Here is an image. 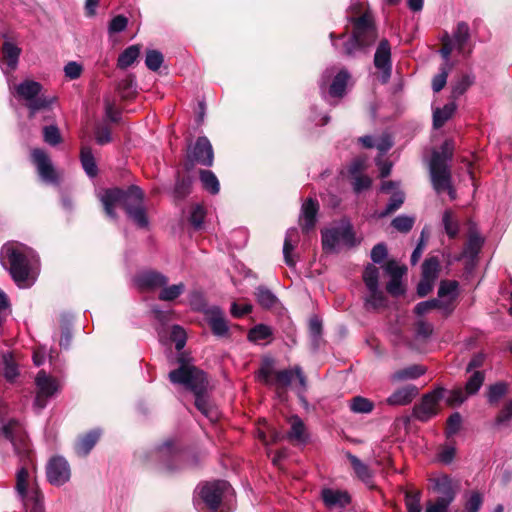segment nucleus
<instances>
[{
	"label": "nucleus",
	"mask_w": 512,
	"mask_h": 512,
	"mask_svg": "<svg viewBox=\"0 0 512 512\" xmlns=\"http://www.w3.org/2000/svg\"><path fill=\"white\" fill-rule=\"evenodd\" d=\"M169 379L174 384H181L195 395L196 408L209 420L218 419V411L212 406L205 395L208 381L206 374L197 367L182 363L178 369L169 373Z\"/></svg>",
	"instance_id": "1"
},
{
	"label": "nucleus",
	"mask_w": 512,
	"mask_h": 512,
	"mask_svg": "<svg viewBox=\"0 0 512 512\" xmlns=\"http://www.w3.org/2000/svg\"><path fill=\"white\" fill-rule=\"evenodd\" d=\"M101 202L110 218L116 217L115 207L122 205L129 218L138 227L146 228L148 226L149 222L143 206V192L139 187L131 186L126 191L119 188L108 189L101 196Z\"/></svg>",
	"instance_id": "2"
},
{
	"label": "nucleus",
	"mask_w": 512,
	"mask_h": 512,
	"mask_svg": "<svg viewBox=\"0 0 512 512\" xmlns=\"http://www.w3.org/2000/svg\"><path fill=\"white\" fill-rule=\"evenodd\" d=\"M0 261L19 288H28L33 284L29 249L25 245L18 242L4 244L0 251Z\"/></svg>",
	"instance_id": "3"
},
{
	"label": "nucleus",
	"mask_w": 512,
	"mask_h": 512,
	"mask_svg": "<svg viewBox=\"0 0 512 512\" xmlns=\"http://www.w3.org/2000/svg\"><path fill=\"white\" fill-rule=\"evenodd\" d=\"M353 32L344 43L343 53L346 56L354 57L359 52H365L378 38V32L374 18L369 11L359 17H351Z\"/></svg>",
	"instance_id": "4"
},
{
	"label": "nucleus",
	"mask_w": 512,
	"mask_h": 512,
	"mask_svg": "<svg viewBox=\"0 0 512 512\" xmlns=\"http://www.w3.org/2000/svg\"><path fill=\"white\" fill-rule=\"evenodd\" d=\"M294 377H297L302 390H306L307 380L300 366L296 365L292 369L274 371L271 362L267 361L257 373L259 381L265 385L273 386L277 390L286 389L292 383Z\"/></svg>",
	"instance_id": "5"
},
{
	"label": "nucleus",
	"mask_w": 512,
	"mask_h": 512,
	"mask_svg": "<svg viewBox=\"0 0 512 512\" xmlns=\"http://www.w3.org/2000/svg\"><path fill=\"white\" fill-rule=\"evenodd\" d=\"M322 248L326 253L336 252L339 246L352 248L360 244L353 226L348 220H341L337 225L321 231Z\"/></svg>",
	"instance_id": "6"
},
{
	"label": "nucleus",
	"mask_w": 512,
	"mask_h": 512,
	"mask_svg": "<svg viewBox=\"0 0 512 512\" xmlns=\"http://www.w3.org/2000/svg\"><path fill=\"white\" fill-rule=\"evenodd\" d=\"M42 85L33 80H25L15 86L17 95L26 102L30 111V118L45 108H48L54 101V98H47L40 95Z\"/></svg>",
	"instance_id": "7"
},
{
	"label": "nucleus",
	"mask_w": 512,
	"mask_h": 512,
	"mask_svg": "<svg viewBox=\"0 0 512 512\" xmlns=\"http://www.w3.org/2000/svg\"><path fill=\"white\" fill-rule=\"evenodd\" d=\"M1 434L11 442L14 451L20 457H27L30 451V443L23 425L15 419L9 420L1 428Z\"/></svg>",
	"instance_id": "8"
},
{
	"label": "nucleus",
	"mask_w": 512,
	"mask_h": 512,
	"mask_svg": "<svg viewBox=\"0 0 512 512\" xmlns=\"http://www.w3.org/2000/svg\"><path fill=\"white\" fill-rule=\"evenodd\" d=\"M454 143L446 140L440 148V151H435L430 160V175H435L436 182L438 179L447 181L448 173H451L449 162L453 157Z\"/></svg>",
	"instance_id": "9"
},
{
	"label": "nucleus",
	"mask_w": 512,
	"mask_h": 512,
	"mask_svg": "<svg viewBox=\"0 0 512 512\" xmlns=\"http://www.w3.org/2000/svg\"><path fill=\"white\" fill-rule=\"evenodd\" d=\"M445 390L437 388L425 395L421 401L413 407V417L421 422H426L436 416L439 411L440 400L444 397Z\"/></svg>",
	"instance_id": "10"
},
{
	"label": "nucleus",
	"mask_w": 512,
	"mask_h": 512,
	"mask_svg": "<svg viewBox=\"0 0 512 512\" xmlns=\"http://www.w3.org/2000/svg\"><path fill=\"white\" fill-rule=\"evenodd\" d=\"M35 384L37 392L33 406L37 411H41L46 407L48 399L59 391L60 385L55 378L49 376L44 370L38 372Z\"/></svg>",
	"instance_id": "11"
},
{
	"label": "nucleus",
	"mask_w": 512,
	"mask_h": 512,
	"mask_svg": "<svg viewBox=\"0 0 512 512\" xmlns=\"http://www.w3.org/2000/svg\"><path fill=\"white\" fill-rule=\"evenodd\" d=\"M188 160L203 166L210 167L214 161V153L209 139L205 136L198 137L196 142L191 145L187 152Z\"/></svg>",
	"instance_id": "12"
},
{
	"label": "nucleus",
	"mask_w": 512,
	"mask_h": 512,
	"mask_svg": "<svg viewBox=\"0 0 512 512\" xmlns=\"http://www.w3.org/2000/svg\"><path fill=\"white\" fill-rule=\"evenodd\" d=\"M231 486L226 481L206 483L200 489V496L206 505L213 511L217 510L222 497L230 490Z\"/></svg>",
	"instance_id": "13"
},
{
	"label": "nucleus",
	"mask_w": 512,
	"mask_h": 512,
	"mask_svg": "<svg viewBox=\"0 0 512 512\" xmlns=\"http://www.w3.org/2000/svg\"><path fill=\"white\" fill-rule=\"evenodd\" d=\"M46 475L50 484L61 486L70 479V466L63 457H54L47 465Z\"/></svg>",
	"instance_id": "14"
},
{
	"label": "nucleus",
	"mask_w": 512,
	"mask_h": 512,
	"mask_svg": "<svg viewBox=\"0 0 512 512\" xmlns=\"http://www.w3.org/2000/svg\"><path fill=\"white\" fill-rule=\"evenodd\" d=\"M31 159L36 166L41 179L47 183H56L58 180L57 173L48 154L40 148L31 151Z\"/></svg>",
	"instance_id": "15"
},
{
	"label": "nucleus",
	"mask_w": 512,
	"mask_h": 512,
	"mask_svg": "<svg viewBox=\"0 0 512 512\" xmlns=\"http://www.w3.org/2000/svg\"><path fill=\"white\" fill-rule=\"evenodd\" d=\"M374 66L382 72L383 81L386 82L392 72L391 45L387 39H382L376 48Z\"/></svg>",
	"instance_id": "16"
},
{
	"label": "nucleus",
	"mask_w": 512,
	"mask_h": 512,
	"mask_svg": "<svg viewBox=\"0 0 512 512\" xmlns=\"http://www.w3.org/2000/svg\"><path fill=\"white\" fill-rule=\"evenodd\" d=\"M206 321L213 333L217 337H228L229 326L224 312L216 306L210 307L205 311Z\"/></svg>",
	"instance_id": "17"
},
{
	"label": "nucleus",
	"mask_w": 512,
	"mask_h": 512,
	"mask_svg": "<svg viewBox=\"0 0 512 512\" xmlns=\"http://www.w3.org/2000/svg\"><path fill=\"white\" fill-rule=\"evenodd\" d=\"M157 455L168 471L176 469L182 459V453L176 449L171 441H167L160 446L157 450Z\"/></svg>",
	"instance_id": "18"
},
{
	"label": "nucleus",
	"mask_w": 512,
	"mask_h": 512,
	"mask_svg": "<svg viewBox=\"0 0 512 512\" xmlns=\"http://www.w3.org/2000/svg\"><path fill=\"white\" fill-rule=\"evenodd\" d=\"M321 497L329 509H343L351 502V497L346 491L337 489H323Z\"/></svg>",
	"instance_id": "19"
},
{
	"label": "nucleus",
	"mask_w": 512,
	"mask_h": 512,
	"mask_svg": "<svg viewBox=\"0 0 512 512\" xmlns=\"http://www.w3.org/2000/svg\"><path fill=\"white\" fill-rule=\"evenodd\" d=\"M137 286L141 289L152 290L164 287L168 279L165 275L156 271H145L138 274L135 278Z\"/></svg>",
	"instance_id": "20"
},
{
	"label": "nucleus",
	"mask_w": 512,
	"mask_h": 512,
	"mask_svg": "<svg viewBox=\"0 0 512 512\" xmlns=\"http://www.w3.org/2000/svg\"><path fill=\"white\" fill-rule=\"evenodd\" d=\"M418 393L419 390L415 385H406L394 391L386 402L390 406H405L410 404Z\"/></svg>",
	"instance_id": "21"
},
{
	"label": "nucleus",
	"mask_w": 512,
	"mask_h": 512,
	"mask_svg": "<svg viewBox=\"0 0 512 512\" xmlns=\"http://www.w3.org/2000/svg\"><path fill=\"white\" fill-rule=\"evenodd\" d=\"M426 373V368L422 365H411L400 370L395 371L389 376V381L392 384L399 382L414 380Z\"/></svg>",
	"instance_id": "22"
},
{
	"label": "nucleus",
	"mask_w": 512,
	"mask_h": 512,
	"mask_svg": "<svg viewBox=\"0 0 512 512\" xmlns=\"http://www.w3.org/2000/svg\"><path fill=\"white\" fill-rule=\"evenodd\" d=\"M318 208V202L312 198L307 199L303 203L301 217V226L303 231L308 232L315 226Z\"/></svg>",
	"instance_id": "23"
},
{
	"label": "nucleus",
	"mask_w": 512,
	"mask_h": 512,
	"mask_svg": "<svg viewBox=\"0 0 512 512\" xmlns=\"http://www.w3.org/2000/svg\"><path fill=\"white\" fill-rule=\"evenodd\" d=\"M20 498L25 512H45L44 496L38 487H33L29 494Z\"/></svg>",
	"instance_id": "24"
},
{
	"label": "nucleus",
	"mask_w": 512,
	"mask_h": 512,
	"mask_svg": "<svg viewBox=\"0 0 512 512\" xmlns=\"http://www.w3.org/2000/svg\"><path fill=\"white\" fill-rule=\"evenodd\" d=\"M2 61L6 66L4 72H11L16 69L21 54V49L11 42H4L2 45Z\"/></svg>",
	"instance_id": "25"
},
{
	"label": "nucleus",
	"mask_w": 512,
	"mask_h": 512,
	"mask_svg": "<svg viewBox=\"0 0 512 512\" xmlns=\"http://www.w3.org/2000/svg\"><path fill=\"white\" fill-rule=\"evenodd\" d=\"M434 488L439 494H441L437 500L448 501V504H451L455 498V491L453 488L452 480L448 476L443 475L436 478Z\"/></svg>",
	"instance_id": "26"
},
{
	"label": "nucleus",
	"mask_w": 512,
	"mask_h": 512,
	"mask_svg": "<svg viewBox=\"0 0 512 512\" xmlns=\"http://www.w3.org/2000/svg\"><path fill=\"white\" fill-rule=\"evenodd\" d=\"M100 435L99 430H92L81 436L75 445L76 453L80 456H86L98 442Z\"/></svg>",
	"instance_id": "27"
},
{
	"label": "nucleus",
	"mask_w": 512,
	"mask_h": 512,
	"mask_svg": "<svg viewBox=\"0 0 512 512\" xmlns=\"http://www.w3.org/2000/svg\"><path fill=\"white\" fill-rule=\"evenodd\" d=\"M298 243V232L296 228H290L286 232L284 244H283V255L284 261L289 267L295 266V260L292 257V251Z\"/></svg>",
	"instance_id": "28"
},
{
	"label": "nucleus",
	"mask_w": 512,
	"mask_h": 512,
	"mask_svg": "<svg viewBox=\"0 0 512 512\" xmlns=\"http://www.w3.org/2000/svg\"><path fill=\"white\" fill-rule=\"evenodd\" d=\"M458 282L455 280H444L441 281L439 289H438V297L439 300L445 301L447 304L454 308L453 302L455 301L458 295Z\"/></svg>",
	"instance_id": "29"
},
{
	"label": "nucleus",
	"mask_w": 512,
	"mask_h": 512,
	"mask_svg": "<svg viewBox=\"0 0 512 512\" xmlns=\"http://www.w3.org/2000/svg\"><path fill=\"white\" fill-rule=\"evenodd\" d=\"M349 78L350 75L346 70L339 71L334 76L333 81L329 87V95L332 97H342L345 93Z\"/></svg>",
	"instance_id": "30"
},
{
	"label": "nucleus",
	"mask_w": 512,
	"mask_h": 512,
	"mask_svg": "<svg viewBox=\"0 0 512 512\" xmlns=\"http://www.w3.org/2000/svg\"><path fill=\"white\" fill-rule=\"evenodd\" d=\"M434 308L443 310L446 315H449L453 311V307L450 305V303L447 304L445 301L433 299L418 303L415 306V313L417 315H423Z\"/></svg>",
	"instance_id": "31"
},
{
	"label": "nucleus",
	"mask_w": 512,
	"mask_h": 512,
	"mask_svg": "<svg viewBox=\"0 0 512 512\" xmlns=\"http://www.w3.org/2000/svg\"><path fill=\"white\" fill-rule=\"evenodd\" d=\"M290 431L287 434V438L291 442L302 443L306 439L305 425L298 416H292L289 419Z\"/></svg>",
	"instance_id": "32"
},
{
	"label": "nucleus",
	"mask_w": 512,
	"mask_h": 512,
	"mask_svg": "<svg viewBox=\"0 0 512 512\" xmlns=\"http://www.w3.org/2000/svg\"><path fill=\"white\" fill-rule=\"evenodd\" d=\"M80 160L82 167L89 177H95L98 173V168L92 153L91 148L83 146L80 152Z\"/></svg>",
	"instance_id": "33"
},
{
	"label": "nucleus",
	"mask_w": 512,
	"mask_h": 512,
	"mask_svg": "<svg viewBox=\"0 0 512 512\" xmlns=\"http://www.w3.org/2000/svg\"><path fill=\"white\" fill-rule=\"evenodd\" d=\"M140 55V46L131 45L127 47L118 57L117 66L121 69L130 67Z\"/></svg>",
	"instance_id": "34"
},
{
	"label": "nucleus",
	"mask_w": 512,
	"mask_h": 512,
	"mask_svg": "<svg viewBox=\"0 0 512 512\" xmlns=\"http://www.w3.org/2000/svg\"><path fill=\"white\" fill-rule=\"evenodd\" d=\"M200 181L203 188L212 195L219 193L220 184L216 175L210 170H201L199 172Z\"/></svg>",
	"instance_id": "35"
},
{
	"label": "nucleus",
	"mask_w": 512,
	"mask_h": 512,
	"mask_svg": "<svg viewBox=\"0 0 512 512\" xmlns=\"http://www.w3.org/2000/svg\"><path fill=\"white\" fill-rule=\"evenodd\" d=\"M456 110L454 103H448L443 108H437L433 112V126L435 128L442 127L446 121H448Z\"/></svg>",
	"instance_id": "36"
},
{
	"label": "nucleus",
	"mask_w": 512,
	"mask_h": 512,
	"mask_svg": "<svg viewBox=\"0 0 512 512\" xmlns=\"http://www.w3.org/2000/svg\"><path fill=\"white\" fill-rule=\"evenodd\" d=\"M469 26L465 22L458 23L451 40L454 42L459 53H463L464 46L469 40Z\"/></svg>",
	"instance_id": "37"
},
{
	"label": "nucleus",
	"mask_w": 512,
	"mask_h": 512,
	"mask_svg": "<svg viewBox=\"0 0 512 512\" xmlns=\"http://www.w3.org/2000/svg\"><path fill=\"white\" fill-rule=\"evenodd\" d=\"M482 245L483 238L479 234L471 232L463 253L465 256L473 258L480 252Z\"/></svg>",
	"instance_id": "38"
},
{
	"label": "nucleus",
	"mask_w": 512,
	"mask_h": 512,
	"mask_svg": "<svg viewBox=\"0 0 512 512\" xmlns=\"http://www.w3.org/2000/svg\"><path fill=\"white\" fill-rule=\"evenodd\" d=\"M348 459L350 460V463L358 478L361 479L363 482L368 483L372 477L371 471L368 468V466L364 464L358 457L352 454H348Z\"/></svg>",
	"instance_id": "39"
},
{
	"label": "nucleus",
	"mask_w": 512,
	"mask_h": 512,
	"mask_svg": "<svg viewBox=\"0 0 512 512\" xmlns=\"http://www.w3.org/2000/svg\"><path fill=\"white\" fill-rule=\"evenodd\" d=\"M349 406L351 411L354 413L368 414L374 409V403L362 396L353 397Z\"/></svg>",
	"instance_id": "40"
},
{
	"label": "nucleus",
	"mask_w": 512,
	"mask_h": 512,
	"mask_svg": "<svg viewBox=\"0 0 512 512\" xmlns=\"http://www.w3.org/2000/svg\"><path fill=\"white\" fill-rule=\"evenodd\" d=\"M421 492L419 490H409L405 492V506L407 512H421Z\"/></svg>",
	"instance_id": "41"
},
{
	"label": "nucleus",
	"mask_w": 512,
	"mask_h": 512,
	"mask_svg": "<svg viewBox=\"0 0 512 512\" xmlns=\"http://www.w3.org/2000/svg\"><path fill=\"white\" fill-rule=\"evenodd\" d=\"M363 281L367 289L379 287V269L373 264H368L363 272Z\"/></svg>",
	"instance_id": "42"
},
{
	"label": "nucleus",
	"mask_w": 512,
	"mask_h": 512,
	"mask_svg": "<svg viewBox=\"0 0 512 512\" xmlns=\"http://www.w3.org/2000/svg\"><path fill=\"white\" fill-rule=\"evenodd\" d=\"M2 374L9 382H13L18 376V367L10 354L3 356Z\"/></svg>",
	"instance_id": "43"
},
{
	"label": "nucleus",
	"mask_w": 512,
	"mask_h": 512,
	"mask_svg": "<svg viewBox=\"0 0 512 512\" xmlns=\"http://www.w3.org/2000/svg\"><path fill=\"white\" fill-rule=\"evenodd\" d=\"M431 181L433 188L437 193L447 191L451 200H454L456 198V191L451 185V173H448L447 181H444L442 180V178H439L437 183L435 175H431Z\"/></svg>",
	"instance_id": "44"
},
{
	"label": "nucleus",
	"mask_w": 512,
	"mask_h": 512,
	"mask_svg": "<svg viewBox=\"0 0 512 512\" xmlns=\"http://www.w3.org/2000/svg\"><path fill=\"white\" fill-rule=\"evenodd\" d=\"M442 222L446 234L450 238H455L459 232V223L453 217V213L450 210H446L443 214Z\"/></svg>",
	"instance_id": "45"
},
{
	"label": "nucleus",
	"mask_w": 512,
	"mask_h": 512,
	"mask_svg": "<svg viewBox=\"0 0 512 512\" xmlns=\"http://www.w3.org/2000/svg\"><path fill=\"white\" fill-rule=\"evenodd\" d=\"M192 180L189 177H178L174 187V197L184 199L191 192Z\"/></svg>",
	"instance_id": "46"
},
{
	"label": "nucleus",
	"mask_w": 512,
	"mask_h": 512,
	"mask_svg": "<svg viewBox=\"0 0 512 512\" xmlns=\"http://www.w3.org/2000/svg\"><path fill=\"white\" fill-rule=\"evenodd\" d=\"M185 290L183 283L174 284L168 287H163L159 293V299L162 301H172L178 298Z\"/></svg>",
	"instance_id": "47"
},
{
	"label": "nucleus",
	"mask_w": 512,
	"mask_h": 512,
	"mask_svg": "<svg viewBox=\"0 0 512 512\" xmlns=\"http://www.w3.org/2000/svg\"><path fill=\"white\" fill-rule=\"evenodd\" d=\"M28 478H29V472L27 468L21 467L16 474V492L18 493L19 497H24L28 493Z\"/></svg>",
	"instance_id": "48"
},
{
	"label": "nucleus",
	"mask_w": 512,
	"mask_h": 512,
	"mask_svg": "<svg viewBox=\"0 0 512 512\" xmlns=\"http://www.w3.org/2000/svg\"><path fill=\"white\" fill-rule=\"evenodd\" d=\"M272 335V330L269 326L258 324L251 328L248 332V340L251 342H258L265 340Z\"/></svg>",
	"instance_id": "49"
},
{
	"label": "nucleus",
	"mask_w": 512,
	"mask_h": 512,
	"mask_svg": "<svg viewBox=\"0 0 512 512\" xmlns=\"http://www.w3.org/2000/svg\"><path fill=\"white\" fill-rule=\"evenodd\" d=\"M256 298L258 303L264 308H271L277 302L276 296L265 287H259L257 289Z\"/></svg>",
	"instance_id": "50"
},
{
	"label": "nucleus",
	"mask_w": 512,
	"mask_h": 512,
	"mask_svg": "<svg viewBox=\"0 0 512 512\" xmlns=\"http://www.w3.org/2000/svg\"><path fill=\"white\" fill-rule=\"evenodd\" d=\"M206 211L200 204H195L190 208L189 222L195 229H200L205 219Z\"/></svg>",
	"instance_id": "51"
},
{
	"label": "nucleus",
	"mask_w": 512,
	"mask_h": 512,
	"mask_svg": "<svg viewBox=\"0 0 512 512\" xmlns=\"http://www.w3.org/2000/svg\"><path fill=\"white\" fill-rule=\"evenodd\" d=\"M439 261L436 257L426 259L422 264V277L430 280L437 278Z\"/></svg>",
	"instance_id": "52"
},
{
	"label": "nucleus",
	"mask_w": 512,
	"mask_h": 512,
	"mask_svg": "<svg viewBox=\"0 0 512 512\" xmlns=\"http://www.w3.org/2000/svg\"><path fill=\"white\" fill-rule=\"evenodd\" d=\"M369 296L366 298V305L377 309L386 306V297L384 293L379 290V287L375 289H368Z\"/></svg>",
	"instance_id": "53"
},
{
	"label": "nucleus",
	"mask_w": 512,
	"mask_h": 512,
	"mask_svg": "<svg viewBox=\"0 0 512 512\" xmlns=\"http://www.w3.org/2000/svg\"><path fill=\"white\" fill-rule=\"evenodd\" d=\"M43 139L51 146H56L62 142L60 131L55 125H49L43 128Z\"/></svg>",
	"instance_id": "54"
},
{
	"label": "nucleus",
	"mask_w": 512,
	"mask_h": 512,
	"mask_svg": "<svg viewBox=\"0 0 512 512\" xmlns=\"http://www.w3.org/2000/svg\"><path fill=\"white\" fill-rule=\"evenodd\" d=\"M484 382V374L480 371L474 372L468 379L465 391L468 395H473L479 391Z\"/></svg>",
	"instance_id": "55"
},
{
	"label": "nucleus",
	"mask_w": 512,
	"mask_h": 512,
	"mask_svg": "<svg viewBox=\"0 0 512 512\" xmlns=\"http://www.w3.org/2000/svg\"><path fill=\"white\" fill-rule=\"evenodd\" d=\"M450 71V66L444 64L440 68V72L436 74L432 79V89L434 92H440L447 82V77Z\"/></svg>",
	"instance_id": "56"
},
{
	"label": "nucleus",
	"mask_w": 512,
	"mask_h": 512,
	"mask_svg": "<svg viewBox=\"0 0 512 512\" xmlns=\"http://www.w3.org/2000/svg\"><path fill=\"white\" fill-rule=\"evenodd\" d=\"M474 78L470 75H463L452 88V97L458 98L462 94H464L467 89L473 84Z\"/></svg>",
	"instance_id": "57"
},
{
	"label": "nucleus",
	"mask_w": 512,
	"mask_h": 512,
	"mask_svg": "<svg viewBox=\"0 0 512 512\" xmlns=\"http://www.w3.org/2000/svg\"><path fill=\"white\" fill-rule=\"evenodd\" d=\"M391 225L399 232L407 233L414 225V218L406 215L397 216L392 220Z\"/></svg>",
	"instance_id": "58"
},
{
	"label": "nucleus",
	"mask_w": 512,
	"mask_h": 512,
	"mask_svg": "<svg viewBox=\"0 0 512 512\" xmlns=\"http://www.w3.org/2000/svg\"><path fill=\"white\" fill-rule=\"evenodd\" d=\"M163 63V55L157 50H148L146 53L145 64L148 69L157 71Z\"/></svg>",
	"instance_id": "59"
},
{
	"label": "nucleus",
	"mask_w": 512,
	"mask_h": 512,
	"mask_svg": "<svg viewBox=\"0 0 512 512\" xmlns=\"http://www.w3.org/2000/svg\"><path fill=\"white\" fill-rule=\"evenodd\" d=\"M507 392V385L499 382L489 387L488 401L491 404L497 403Z\"/></svg>",
	"instance_id": "60"
},
{
	"label": "nucleus",
	"mask_w": 512,
	"mask_h": 512,
	"mask_svg": "<svg viewBox=\"0 0 512 512\" xmlns=\"http://www.w3.org/2000/svg\"><path fill=\"white\" fill-rule=\"evenodd\" d=\"M403 202H404V194L399 191L394 193L391 196L385 210L383 212H381L380 216L385 217V216L393 213L394 211L398 210L401 207V205L403 204Z\"/></svg>",
	"instance_id": "61"
},
{
	"label": "nucleus",
	"mask_w": 512,
	"mask_h": 512,
	"mask_svg": "<svg viewBox=\"0 0 512 512\" xmlns=\"http://www.w3.org/2000/svg\"><path fill=\"white\" fill-rule=\"evenodd\" d=\"M384 270L391 277V279H394L402 278L406 273L407 268L405 266L399 265L394 260H390L385 264Z\"/></svg>",
	"instance_id": "62"
},
{
	"label": "nucleus",
	"mask_w": 512,
	"mask_h": 512,
	"mask_svg": "<svg viewBox=\"0 0 512 512\" xmlns=\"http://www.w3.org/2000/svg\"><path fill=\"white\" fill-rule=\"evenodd\" d=\"M117 89L123 98H129L135 90V81L132 77H126L118 83Z\"/></svg>",
	"instance_id": "63"
},
{
	"label": "nucleus",
	"mask_w": 512,
	"mask_h": 512,
	"mask_svg": "<svg viewBox=\"0 0 512 512\" xmlns=\"http://www.w3.org/2000/svg\"><path fill=\"white\" fill-rule=\"evenodd\" d=\"M461 415L458 412L453 413L447 420L446 434L452 436L456 434L461 426Z\"/></svg>",
	"instance_id": "64"
}]
</instances>
